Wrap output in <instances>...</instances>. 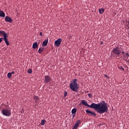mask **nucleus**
Returning <instances> with one entry per match:
<instances>
[{
    "mask_svg": "<svg viewBox=\"0 0 129 129\" xmlns=\"http://www.w3.org/2000/svg\"><path fill=\"white\" fill-rule=\"evenodd\" d=\"M81 102L85 106H88V107H91V108L96 109L98 113H100V114L108 111L107 103L105 102L99 103L98 104L92 103L90 105L88 104L87 101H86L85 100H82Z\"/></svg>",
    "mask_w": 129,
    "mask_h": 129,
    "instance_id": "nucleus-1",
    "label": "nucleus"
},
{
    "mask_svg": "<svg viewBox=\"0 0 129 129\" xmlns=\"http://www.w3.org/2000/svg\"><path fill=\"white\" fill-rule=\"evenodd\" d=\"M39 36H43V33L40 32L39 33Z\"/></svg>",
    "mask_w": 129,
    "mask_h": 129,
    "instance_id": "nucleus-29",
    "label": "nucleus"
},
{
    "mask_svg": "<svg viewBox=\"0 0 129 129\" xmlns=\"http://www.w3.org/2000/svg\"><path fill=\"white\" fill-rule=\"evenodd\" d=\"M3 40H4V38H3V37L0 38V43H2V42H3Z\"/></svg>",
    "mask_w": 129,
    "mask_h": 129,
    "instance_id": "nucleus-27",
    "label": "nucleus"
},
{
    "mask_svg": "<svg viewBox=\"0 0 129 129\" xmlns=\"http://www.w3.org/2000/svg\"><path fill=\"white\" fill-rule=\"evenodd\" d=\"M121 53V50L118 47H115L111 52V55L115 58L118 57Z\"/></svg>",
    "mask_w": 129,
    "mask_h": 129,
    "instance_id": "nucleus-3",
    "label": "nucleus"
},
{
    "mask_svg": "<svg viewBox=\"0 0 129 129\" xmlns=\"http://www.w3.org/2000/svg\"><path fill=\"white\" fill-rule=\"evenodd\" d=\"M33 71L32 70V69H29L28 70V73H29V74H31V73H32Z\"/></svg>",
    "mask_w": 129,
    "mask_h": 129,
    "instance_id": "nucleus-22",
    "label": "nucleus"
},
{
    "mask_svg": "<svg viewBox=\"0 0 129 129\" xmlns=\"http://www.w3.org/2000/svg\"><path fill=\"white\" fill-rule=\"evenodd\" d=\"M123 60L126 62H127V61H128V57H129L128 53H126L125 54L123 55Z\"/></svg>",
    "mask_w": 129,
    "mask_h": 129,
    "instance_id": "nucleus-9",
    "label": "nucleus"
},
{
    "mask_svg": "<svg viewBox=\"0 0 129 129\" xmlns=\"http://www.w3.org/2000/svg\"><path fill=\"white\" fill-rule=\"evenodd\" d=\"M101 44H102V42H101Z\"/></svg>",
    "mask_w": 129,
    "mask_h": 129,
    "instance_id": "nucleus-32",
    "label": "nucleus"
},
{
    "mask_svg": "<svg viewBox=\"0 0 129 129\" xmlns=\"http://www.w3.org/2000/svg\"><path fill=\"white\" fill-rule=\"evenodd\" d=\"M5 22L12 23L13 22V19L9 16H6L5 18Z\"/></svg>",
    "mask_w": 129,
    "mask_h": 129,
    "instance_id": "nucleus-10",
    "label": "nucleus"
},
{
    "mask_svg": "<svg viewBox=\"0 0 129 129\" xmlns=\"http://www.w3.org/2000/svg\"><path fill=\"white\" fill-rule=\"evenodd\" d=\"M5 33H6V32H5L4 31H0L1 35H3V36H4Z\"/></svg>",
    "mask_w": 129,
    "mask_h": 129,
    "instance_id": "nucleus-23",
    "label": "nucleus"
},
{
    "mask_svg": "<svg viewBox=\"0 0 129 129\" xmlns=\"http://www.w3.org/2000/svg\"><path fill=\"white\" fill-rule=\"evenodd\" d=\"M0 17H2V18H5L6 17V14L4 11L0 10Z\"/></svg>",
    "mask_w": 129,
    "mask_h": 129,
    "instance_id": "nucleus-14",
    "label": "nucleus"
},
{
    "mask_svg": "<svg viewBox=\"0 0 129 129\" xmlns=\"http://www.w3.org/2000/svg\"><path fill=\"white\" fill-rule=\"evenodd\" d=\"M51 77L49 76H45V78L44 82L46 84H48V83H50V82L51 81Z\"/></svg>",
    "mask_w": 129,
    "mask_h": 129,
    "instance_id": "nucleus-7",
    "label": "nucleus"
},
{
    "mask_svg": "<svg viewBox=\"0 0 129 129\" xmlns=\"http://www.w3.org/2000/svg\"><path fill=\"white\" fill-rule=\"evenodd\" d=\"M10 73H11V75H12V74H15V72L13 71Z\"/></svg>",
    "mask_w": 129,
    "mask_h": 129,
    "instance_id": "nucleus-30",
    "label": "nucleus"
},
{
    "mask_svg": "<svg viewBox=\"0 0 129 129\" xmlns=\"http://www.w3.org/2000/svg\"><path fill=\"white\" fill-rule=\"evenodd\" d=\"M76 112H77V109L76 108H74L72 110V113L73 114H74L73 115V117H74V116H75V114H76Z\"/></svg>",
    "mask_w": 129,
    "mask_h": 129,
    "instance_id": "nucleus-13",
    "label": "nucleus"
},
{
    "mask_svg": "<svg viewBox=\"0 0 129 129\" xmlns=\"http://www.w3.org/2000/svg\"><path fill=\"white\" fill-rule=\"evenodd\" d=\"M99 12L100 15H102L104 13V10L103 9H99Z\"/></svg>",
    "mask_w": 129,
    "mask_h": 129,
    "instance_id": "nucleus-17",
    "label": "nucleus"
},
{
    "mask_svg": "<svg viewBox=\"0 0 129 129\" xmlns=\"http://www.w3.org/2000/svg\"><path fill=\"white\" fill-rule=\"evenodd\" d=\"M105 77H106V78H107L108 79H109V77H108V76H107V75H105Z\"/></svg>",
    "mask_w": 129,
    "mask_h": 129,
    "instance_id": "nucleus-28",
    "label": "nucleus"
},
{
    "mask_svg": "<svg viewBox=\"0 0 129 129\" xmlns=\"http://www.w3.org/2000/svg\"><path fill=\"white\" fill-rule=\"evenodd\" d=\"M33 99H34L35 103H37V102L39 101L40 98H39V97L38 96H33Z\"/></svg>",
    "mask_w": 129,
    "mask_h": 129,
    "instance_id": "nucleus-11",
    "label": "nucleus"
},
{
    "mask_svg": "<svg viewBox=\"0 0 129 129\" xmlns=\"http://www.w3.org/2000/svg\"><path fill=\"white\" fill-rule=\"evenodd\" d=\"M62 42V39L58 38L57 40L54 41V45L56 47H59L60 45H61V43Z\"/></svg>",
    "mask_w": 129,
    "mask_h": 129,
    "instance_id": "nucleus-5",
    "label": "nucleus"
},
{
    "mask_svg": "<svg viewBox=\"0 0 129 129\" xmlns=\"http://www.w3.org/2000/svg\"><path fill=\"white\" fill-rule=\"evenodd\" d=\"M44 51V48H39V50H38V53H39V54H41L42 53V52H43Z\"/></svg>",
    "mask_w": 129,
    "mask_h": 129,
    "instance_id": "nucleus-18",
    "label": "nucleus"
},
{
    "mask_svg": "<svg viewBox=\"0 0 129 129\" xmlns=\"http://www.w3.org/2000/svg\"><path fill=\"white\" fill-rule=\"evenodd\" d=\"M80 123H81V122L80 120H77L72 129H77V127L79 126V124H80Z\"/></svg>",
    "mask_w": 129,
    "mask_h": 129,
    "instance_id": "nucleus-8",
    "label": "nucleus"
},
{
    "mask_svg": "<svg viewBox=\"0 0 129 129\" xmlns=\"http://www.w3.org/2000/svg\"><path fill=\"white\" fill-rule=\"evenodd\" d=\"M122 54H123V55H124V51H123L122 52Z\"/></svg>",
    "mask_w": 129,
    "mask_h": 129,
    "instance_id": "nucleus-31",
    "label": "nucleus"
},
{
    "mask_svg": "<svg viewBox=\"0 0 129 129\" xmlns=\"http://www.w3.org/2000/svg\"><path fill=\"white\" fill-rule=\"evenodd\" d=\"M4 41L7 46H9V45H10V42H9V40H8V38L6 39H4Z\"/></svg>",
    "mask_w": 129,
    "mask_h": 129,
    "instance_id": "nucleus-19",
    "label": "nucleus"
},
{
    "mask_svg": "<svg viewBox=\"0 0 129 129\" xmlns=\"http://www.w3.org/2000/svg\"><path fill=\"white\" fill-rule=\"evenodd\" d=\"M67 94H68L67 92H64V97H66Z\"/></svg>",
    "mask_w": 129,
    "mask_h": 129,
    "instance_id": "nucleus-26",
    "label": "nucleus"
},
{
    "mask_svg": "<svg viewBox=\"0 0 129 129\" xmlns=\"http://www.w3.org/2000/svg\"><path fill=\"white\" fill-rule=\"evenodd\" d=\"M86 112L88 114V115H90V116H96V113L95 112H92L90 110H86Z\"/></svg>",
    "mask_w": 129,
    "mask_h": 129,
    "instance_id": "nucleus-6",
    "label": "nucleus"
},
{
    "mask_svg": "<svg viewBox=\"0 0 129 129\" xmlns=\"http://www.w3.org/2000/svg\"><path fill=\"white\" fill-rule=\"evenodd\" d=\"M45 123H46V120L43 119L41 120L40 124L41 125H45Z\"/></svg>",
    "mask_w": 129,
    "mask_h": 129,
    "instance_id": "nucleus-16",
    "label": "nucleus"
},
{
    "mask_svg": "<svg viewBox=\"0 0 129 129\" xmlns=\"http://www.w3.org/2000/svg\"><path fill=\"white\" fill-rule=\"evenodd\" d=\"M70 88L73 91L77 92L79 89V85L77 83V79H75L73 80L72 83L70 84Z\"/></svg>",
    "mask_w": 129,
    "mask_h": 129,
    "instance_id": "nucleus-2",
    "label": "nucleus"
},
{
    "mask_svg": "<svg viewBox=\"0 0 129 129\" xmlns=\"http://www.w3.org/2000/svg\"><path fill=\"white\" fill-rule=\"evenodd\" d=\"M119 69H121V70H124V68H123V67L121 66L119 67Z\"/></svg>",
    "mask_w": 129,
    "mask_h": 129,
    "instance_id": "nucleus-25",
    "label": "nucleus"
},
{
    "mask_svg": "<svg viewBox=\"0 0 129 129\" xmlns=\"http://www.w3.org/2000/svg\"><path fill=\"white\" fill-rule=\"evenodd\" d=\"M48 39H45L43 42L42 46H43L44 47H46V46H47V45H48Z\"/></svg>",
    "mask_w": 129,
    "mask_h": 129,
    "instance_id": "nucleus-12",
    "label": "nucleus"
},
{
    "mask_svg": "<svg viewBox=\"0 0 129 129\" xmlns=\"http://www.w3.org/2000/svg\"><path fill=\"white\" fill-rule=\"evenodd\" d=\"M3 40H5L6 39H8V35L7 34V33H5L4 35H3Z\"/></svg>",
    "mask_w": 129,
    "mask_h": 129,
    "instance_id": "nucleus-21",
    "label": "nucleus"
},
{
    "mask_svg": "<svg viewBox=\"0 0 129 129\" xmlns=\"http://www.w3.org/2000/svg\"><path fill=\"white\" fill-rule=\"evenodd\" d=\"M7 77H8V78H9V79H11V78H12V73H9L7 74Z\"/></svg>",
    "mask_w": 129,
    "mask_h": 129,
    "instance_id": "nucleus-20",
    "label": "nucleus"
},
{
    "mask_svg": "<svg viewBox=\"0 0 129 129\" xmlns=\"http://www.w3.org/2000/svg\"><path fill=\"white\" fill-rule=\"evenodd\" d=\"M32 48L33 49H37V48H38V43L37 42H35L33 44Z\"/></svg>",
    "mask_w": 129,
    "mask_h": 129,
    "instance_id": "nucleus-15",
    "label": "nucleus"
},
{
    "mask_svg": "<svg viewBox=\"0 0 129 129\" xmlns=\"http://www.w3.org/2000/svg\"><path fill=\"white\" fill-rule=\"evenodd\" d=\"M2 113L5 116H11L12 115L11 110L8 109H3Z\"/></svg>",
    "mask_w": 129,
    "mask_h": 129,
    "instance_id": "nucleus-4",
    "label": "nucleus"
},
{
    "mask_svg": "<svg viewBox=\"0 0 129 129\" xmlns=\"http://www.w3.org/2000/svg\"><path fill=\"white\" fill-rule=\"evenodd\" d=\"M88 95L89 96V97H90V98H91V97H92V94H88Z\"/></svg>",
    "mask_w": 129,
    "mask_h": 129,
    "instance_id": "nucleus-24",
    "label": "nucleus"
}]
</instances>
